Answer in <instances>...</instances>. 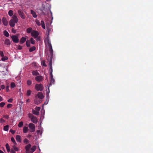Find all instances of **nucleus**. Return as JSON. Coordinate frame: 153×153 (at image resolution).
Here are the masks:
<instances>
[{"label":"nucleus","instance_id":"nucleus-1","mask_svg":"<svg viewBox=\"0 0 153 153\" xmlns=\"http://www.w3.org/2000/svg\"><path fill=\"white\" fill-rule=\"evenodd\" d=\"M45 44L48 46L49 51V54H48V57H47V60L49 62H52L53 56V51L51 41L48 38V35L47 38L45 39Z\"/></svg>","mask_w":153,"mask_h":153},{"label":"nucleus","instance_id":"nucleus-2","mask_svg":"<svg viewBox=\"0 0 153 153\" xmlns=\"http://www.w3.org/2000/svg\"><path fill=\"white\" fill-rule=\"evenodd\" d=\"M49 65L50 66V82L49 84V86L52 84H53L55 82V80L53 78L52 74L53 69L52 67V62H49Z\"/></svg>","mask_w":153,"mask_h":153},{"label":"nucleus","instance_id":"nucleus-3","mask_svg":"<svg viewBox=\"0 0 153 153\" xmlns=\"http://www.w3.org/2000/svg\"><path fill=\"white\" fill-rule=\"evenodd\" d=\"M35 88L36 90L37 91H42L44 89L43 86L41 84H36Z\"/></svg>","mask_w":153,"mask_h":153},{"label":"nucleus","instance_id":"nucleus-4","mask_svg":"<svg viewBox=\"0 0 153 153\" xmlns=\"http://www.w3.org/2000/svg\"><path fill=\"white\" fill-rule=\"evenodd\" d=\"M31 35L35 38H36L39 36V33L38 31L35 30H33L31 32Z\"/></svg>","mask_w":153,"mask_h":153},{"label":"nucleus","instance_id":"nucleus-5","mask_svg":"<svg viewBox=\"0 0 153 153\" xmlns=\"http://www.w3.org/2000/svg\"><path fill=\"white\" fill-rule=\"evenodd\" d=\"M28 126L31 130H30V131L31 132H33L35 131V125L32 123H30L28 125Z\"/></svg>","mask_w":153,"mask_h":153},{"label":"nucleus","instance_id":"nucleus-6","mask_svg":"<svg viewBox=\"0 0 153 153\" xmlns=\"http://www.w3.org/2000/svg\"><path fill=\"white\" fill-rule=\"evenodd\" d=\"M11 38L13 42L17 43L19 42V40L17 36L12 35L11 36Z\"/></svg>","mask_w":153,"mask_h":153},{"label":"nucleus","instance_id":"nucleus-7","mask_svg":"<svg viewBox=\"0 0 153 153\" xmlns=\"http://www.w3.org/2000/svg\"><path fill=\"white\" fill-rule=\"evenodd\" d=\"M31 145L30 144H29L26 145L25 147V149L26 150L25 152L26 153H30V150Z\"/></svg>","mask_w":153,"mask_h":153},{"label":"nucleus","instance_id":"nucleus-8","mask_svg":"<svg viewBox=\"0 0 153 153\" xmlns=\"http://www.w3.org/2000/svg\"><path fill=\"white\" fill-rule=\"evenodd\" d=\"M35 80L38 82H40L43 80V77L42 76H38L35 78Z\"/></svg>","mask_w":153,"mask_h":153},{"label":"nucleus","instance_id":"nucleus-9","mask_svg":"<svg viewBox=\"0 0 153 153\" xmlns=\"http://www.w3.org/2000/svg\"><path fill=\"white\" fill-rule=\"evenodd\" d=\"M18 13L21 17V18L24 19L25 18V16L24 13L21 10H19L18 11Z\"/></svg>","mask_w":153,"mask_h":153},{"label":"nucleus","instance_id":"nucleus-10","mask_svg":"<svg viewBox=\"0 0 153 153\" xmlns=\"http://www.w3.org/2000/svg\"><path fill=\"white\" fill-rule=\"evenodd\" d=\"M9 25L11 27H13L15 25V24L16 23L14 21L13 19H10L9 21Z\"/></svg>","mask_w":153,"mask_h":153},{"label":"nucleus","instance_id":"nucleus-11","mask_svg":"<svg viewBox=\"0 0 153 153\" xmlns=\"http://www.w3.org/2000/svg\"><path fill=\"white\" fill-rule=\"evenodd\" d=\"M37 96L38 97L41 99H42L44 97L43 94L41 92H39L37 94Z\"/></svg>","mask_w":153,"mask_h":153},{"label":"nucleus","instance_id":"nucleus-12","mask_svg":"<svg viewBox=\"0 0 153 153\" xmlns=\"http://www.w3.org/2000/svg\"><path fill=\"white\" fill-rule=\"evenodd\" d=\"M31 121L34 123H36L38 122V119L36 117L33 116L31 119Z\"/></svg>","mask_w":153,"mask_h":153},{"label":"nucleus","instance_id":"nucleus-13","mask_svg":"<svg viewBox=\"0 0 153 153\" xmlns=\"http://www.w3.org/2000/svg\"><path fill=\"white\" fill-rule=\"evenodd\" d=\"M2 21L3 23V25L5 26H7L8 25V22L7 21V20L6 18L4 17H3Z\"/></svg>","mask_w":153,"mask_h":153},{"label":"nucleus","instance_id":"nucleus-14","mask_svg":"<svg viewBox=\"0 0 153 153\" xmlns=\"http://www.w3.org/2000/svg\"><path fill=\"white\" fill-rule=\"evenodd\" d=\"M36 149V146H33L32 148H30V153H32L34 152Z\"/></svg>","mask_w":153,"mask_h":153},{"label":"nucleus","instance_id":"nucleus-15","mask_svg":"<svg viewBox=\"0 0 153 153\" xmlns=\"http://www.w3.org/2000/svg\"><path fill=\"white\" fill-rule=\"evenodd\" d=\"M16 140L17 142H21L22 141V139L21 136L18 135L16 136Z\"/></svg>","mask_w":153,"mask_h":153},{"label":"nucleus","instance_id":"nucleus-16","mask_svg":"<svg viewBox=\"0 0 153 153\" xmlns=\"http://www.w3.org/2000/svg\"><path fill=\"white\" fill-rule=\"evenodd\" d=\"M26 39L25 37H22L21 39H20V44H22L24 43L26 41Z\"/></svg>","mask_w":153,"mask_h":153},{"label":"nucleus","instance_id":"nucleus-17","mask_svg":"<svg viewBox=\"0 0 153 153\" xmlns=\"http://www.w3.org/2000/svg\"><path fill=\"white\" fill-rule=\"evenodd\" d=\"M31 14L32 15L33 17L35 18L37 17V15L36 14V12L33 10H30Z\"/></svg>","mask_w":153,"mask_h":153},{"label":"nucleus","instance_id":"nucleus-18","mask_svg":"<svg viewBox=\"0 0 153 153\" xmlns=\"http://www.w3.org/2000/svg\"><path fill=\"white\" fill-rule=\"evenodd\" d=\"M13 19L15 22L17 23L18 21V19L16 16L14 15L12 17V19Z\"/></svg>","mask_w":153,"mask_h":153},{"label":"nucleus","instance_id":"nucleus-19","mask_svg":"<svg viewBox=\"0 0 153 153\" xmlns=\"http://www.w3.org/2000/svg\"><path fill=\"white\" fill-rule=\"evenodd\" d=\"M10 40L7 39H6L4 41V44L7 45H10Z\"/></svg>","mask_w":153,"mask_h":153},{"label":"nucleus","instance_id":"nucleus-20","mask_svg":"<svg viewBox=\"0 0 153 153\" xmlns=\"http://www.w3.org/2000/svg\"><path fill=\"white\" fill-rule=\"evenodd\" d=\"M32 74L33 76H38L39 75V73L37 71V70L33 71L32 72Z\"/></svg>","mask_w":153,"mask_h":153},{"label":"nucleus","instance_id":"nucleus-21","mask_svg":"<svg viewBox=\"0 0 153 153\" xmlns=\"http://www.w3.org/2000/svg\"><path fill=\"white\" fill-rule=\"evenodd\" d=\"M28 131V127L26 126H24L23 128V132L24 133H26Z\"/></svg>","mask_w":153,"mask_h":153},{"label":"nucleus","instance_id":"nucleus-22","mask_svg":"<svg viewBox=\"0 0 153 153\" xmlns=\"http://www.w3.org/2000/svg\"><path fill=\"white\" fill-rule=\"evenodd\" d=\"M36 49V47L34 46H33L30 48L29 51L30 52H32L35 50Z\"/></svg>","mask_w":153,"mask_h":153},{"label":"nucleus","instance_id":"nucleus-23","mask_svg":"<svg viewBox=\"0 0 153 153\" xmlns=\"http://www.w3.org/2000/svg\"><path fill=\"white\" fill-rule=\"evenodd\" d=\"M32 113L36 115H39V112H38L37 111L33 109L32 110Z\"/></svg>","mask_w":153,"mask_h":153},{"label":"nucleus","instance_id":"nucleus-24","mask_svg":"<svg viewBox=\"0 0 153 153\" xmlns=\"http://www.w3.org/2000/svg\"><path fill=\"white\" fill-rule=\"evenodd\" d=\"M4 35L6 36V37H8L9 36V33L6 30H5L3 32Z\"/></svg>","mask_w":153,"mask_h":153},{"label":"nucleus","instance_id":"nucleus-25","mask_svg":"<svg viewBox=\"0 0 153 153\" xmlns=\"http://www.w3.org/2000/svg\"><path fill=\"white\" fill-rule=\"evenodd\" d=\"M5 146H6V147L7 149V151L8 152H9L10 151V148L9 146V144L8 143H7L6 144Z\"/></svg>","mask_w":153,"mask_h":153},{"label":"nucleus","instance_id":"nucleus-26","mask_svg":"<svg viewBox=\"0 0 153 153\" xmlns=\"http://www.w3.org/2000/svg\"><path fill=\"white\" fill-rule=\"evenodd\" d=\"M13 149L16 151H18L19 150V149L18 147H16L15 145H13L12 146V148Z\"/></svg>","mask_w":153,"mask_h":153},{"label":"nucleus","instance_id":"nucleus-27","mask_svg":"<svg viewBox=\"0 0 153 153\" xmlns=\"http://www.w3.org/2000/svg\"><path fill=\"white\" fill-rule=\"evenodd\" d=\"M32 28L31 27H29L27 29V33H31V32H32Z\"/></svg>","mask_w":153,"mask_h":153},{"label":"nucleus","instance_id":"nucleus-28","mask_svg":"<svg viewBox=\"0 0 153 153\" xmlns=\"http://www.w3.org/2000/svg\"><path fill=\"white\" fill-rule=\"evenodd\" d=\"M8 14L10 16H12L13 15V11L12 10H10L8 11Z\"/></svg>","mask_w":153,"mask_h":153},{"label":"nucleus","instance_id":"nucleus-29","mask_svg":"<svg viewBox=\"0 0 153 153\" xmlns=\"http://www.w3.org/2000/svg\"><path fill=\"white\" fill-rule=\"evenodd\" d=\"M9 129V125H8L4 126V130L5 131H8Z\"/></svg>","mask_w":153,"mask_h":153},{"label":"nucleus","instance_id":"nucleus-30","mask_svg":"<svg viewBox=\"0 0 153 153\" xmlns=\"http://www.w3.org/2000/svg\"><path fill=\"white\" fill-rule=\"evenodd\" d=\"M26 46L27 47H29L30 46V41L27 40L26 42Z\"/></svg>","mask_w":153,"mask_h":153},{"label":"nucleus","instance_id":"nucleus-31","mask_svg":"<svg viewBox=\"0 0 153 153\" xmlns=\"http://www.w3.org/2000/svg\"><path fill=\"white\" fill-rule=\"evenodd\" d=\"M41 25H42V27L43 29H45V23H44V21H41Z\"/></svg>","mask_w":153,"mask_h":153},{"label":"nucleus","instance_id":"nucleus-32","mask_svg":"<svg viewBox=\"0 0 153 153\" xmlns=\"http://www.w3.org/2000/svg\"><path fill=\"white\" fill-rule=\"evenodd\" d=\"M16 86V85L15 83L13 82H11L10 84V87L11 88H13Z\"/></svg>","mask_w":153,"mask_h":153},{"label":"nucleus","instance_id":"nucleus-33","mask_svg":"<svg viewBox=\"0 0 153 153\" xmlns=\"http://www.w3.org/2000/svg\"><path fill=\"white\" fill-rule=\"evenodd\" d=\"M35 22H36V24L38 25L39 26H40L41 25V23H40V22L38 19H36V20Z\"/></svg>","mask_w":153,"mask_h":153},{"label":"nucleus","instance_id":"nucleus-34","mask_svg":"<svg viewBox=\"0 0 153 153\" xmlns=\"http://www.w3.org/2000/svg\"><path fill=\"white\" fill-rule=\"evenodd\" d=\"M2 58H1V60L3 61H4L8 59V58L6 56L2 57Z\"/></svg>","mask_w":153,"mask_h":153},{"label":"nucleus","instance_id":"nucleus-35","mask_svg":"<svg viewBox=\"0 0 153 153\" xmlns=\"http://www.w3.org/2000/svg\"><path fill=\"white\" fill-rule=\"evenodd\" d=\"M23 122L22 121L20 122L18 124V127L19 128L22 127L23 125Z\"/></svg>","mask_w":153,"mask_h":153},{"label":"nucleus","instance_id":"nucleus-36","mask_svg":"<svg viewBox=\"0 0 153 153\" xmlns=\"http://www.w3.org/2000/svg\"><path fill=\"white\" fill-rule=\"evenodd\" d=\"M30 42L32 44H35V40L32 38H30Z\"/></svg>","mask_w":153,"mask_h":153},{"label":"nucleus","instance_id":"nucleus-37","mask_svg":"<svg viewBox=\"0 0 153 153\" xmlns=\"http://www.w3.org/2000/svg\"><path fill=\"white\" fill-rule=\"evenodd\" d=\"M24 143L25 144H27L29 142V140L26 138H25L23 140Z\"/></svg>","mask_w":153,"mask_h":153},{"label":"nucleus","instance_id":"nucleus-38","mask_svg":"<svg viewBox=\"0 0 153 153\" xmlns=\"http://www.w3.org/2000/svg\"><path fill=\"white\" fill-rule=\"evenodd\" d=\"M27 84L28 85H30L32 84V81L31 80H28L27 82Z\"/></svg>","mask_w":153,"mask_h":153},{"label":"nucleus","instance_id":"nucleus-39","mask_svg":"<svg viewBox=\"0 0 153 153\" xmlns=\"http://www.w3.org/2000/svg\"><path fill=\"white\" fill-rule=\"evenodd\" d=\"M31 91L30 90H28L27 92V96H29L31 94Z\"/></svg>","mask_w":153,"mask_h":153},{"label":"nucleus","instance_id":"nucleus-40","mask_svg":"<svg viewBox=\"0 0 153 153\" xmlns=\"http://www.w3.org/2000/svg\"><path fill=\"white\" fill-rule=\"evenodd\" d=\"M36 111H37L38 112H39V111L40 110V107H36L35 108Z\"/></svg>","mask_w":153,"mask_h":153},{"label":"nucleus","instance_id":"nucleus-41","mask_svg":"<svg viewBox=\"0 0 153 153\" xmlns=\"http://www.w3.org/2000/svg\"><path fill=\"white\" fill-rule=\"evenodd\" d=\"M5 105V103L4 102H1L0 103V107H3Z\"/></svg>","mask_w":153,"mask_h":153},{"label":"nucleus","instance_id":"nucleus-42","mask_svg":"<svg viewBox=\"0 0 153 153\" xmlns=\"http://www.w3.org/2000/svg\"><path fill=\"white\" fill-rule=\"evenodd\" d=\"M3 117L4 118L6 119H8L9 118V116L7 115H4L3 116Z\"/></svg>","mask_w":153,"mask_h":153},{"label":"nucleus","instance_id":"nucleus-43","mask_svg":"<svg viewBox=\"0 0 153 153\" xmlns=\"http://www.w3.org/2000/svg\"><path fill=\"white\" fill-rule=\"evenodd\" d=\"M17 48L18 50H21L22 49V47L20 45H18L17 46Z\"/></svg>","mask_w":153,"mask_h":153},{"label":"nucleus","instance_id":"nucleus-44","mask_svg":"<svg viewBox=\"0 0 153 153\" xmlns=\"http://www.w3.org/2000/svg\"><path fill=\"white\" fill-rule=\"evenodd\" d=\"M0 56H1V57L4 56V53L2 51H0Z\"/></svg>","mask_w":153,"mask_h":153},{"label":"nucleus","instance_id":"nucleus-45","mask_svg":"<svg viewBox=\"0 0 153 153\" xmlns=\"http://www.w3.org/2000/svg\"><path fill=\"white\" fill-rule=\"evenodd\" d=\"M5 120L3 119L2 118H1L0 119V122L1 123H3L5 122Z\"/></svg>","mask_w":153,"mask_h":153},{"label":"nucleus","instance_id":"nucleus-46","mask_svg":"<svg viewBox=\"0 0 153 153\" xmlns=\"http://www.w3.org/2000/svg\"><path fill=\"white\" fill-rule=\"evenodd\" d=\"M12 104H8L7 105V107L8 108H11L12 107Z\"/></svg>","mask_w":153,"mask_h":153},{"label":"nucleus","instance_id":"nucleus-47","mask_svg":"<svg viewBox=\"0 0 153 153\" xmlns=\"http://www.w3.org/2000/svg\"><path fill=\"white\" fill-rule=\"evenodd\" d=\"M34 116L33 115L31 114H29V118H31H31H32Z\"/></svg>","mask_w":153,"mask_h":153},{"label":"nucleus","instance_id":"nucleus-48","mask_svg":"<svg viewBox=\"0 0 153 153\" xmlns=\"http://www.w3.org/2000/svg\"><path fill=\"white\" fill-rule=\"evenodd\" d=\"M13 99L11 98H10L7 101L9 102H12L13 101Z\"/></svg>","mask_w":153,"mask_h":153},{"label":"nucleus","instance_id":"nucleus-49","mask_svg":"<svg viewBox=\"0 0 153 153\" xmlns=\"http://www.w3.org/2000/svg\"><path fill=\"white\" fill-rule=\"evenodd\" d=\"M9 86H7L6 87V89L7 92H8L9 91Z\"/></svg>","mask_w":153,"mask_h":153},{"label":"nucleus","instance_id":"nucleus-50","mask_svg":"<svg viewBox=\"0 0 153 153\" xmlns=\"http://www.w3.org/2000/svg\"><path fill=\"white\" fill-rule=\"evenodd\" d=\"M10 132L12 134H14L15 133V131L12 129H10Z\"/></svg>","mask_w":153,"mask_h":153},{"label":"nucleus","instance_id":"nucleus-51","mask_svg":"<svg viewBox=\"0 0 153 153\" xmlns=\"http://www.w3.org/2000/svg\"><path fill=\"white\" fill-rule=\"evenodd\" d=\"M15 150L13 149H11L10 151V153H16Z\"/></svg>","mask_w":153,"mask_h":153},{"label":"nucleus","instance_id":"nucleus-52","mask_svg":"<svg viewBox=\"0 0 153 153\" xmlns=\"http://www.w3.org/2000/svg\"><path fill=\"white\" fill-rule=\"evenodd\" d=\"M11 140L12 142L13 143L15 142V141L13 137H12L11 138Z\"/></svg>","mask_w":153,"mask_h":153},{"label":"nucleus","instance_id":"nucleus-53","mask_svg":"<svg viewBox=\"0 0 153 153\" xmlns=\"http://www.w3.org/2000/svg\"><path fill=\"white\" fill-rule=\"evenodd\" d=\"M42 65L46 67L47 66V65H46L45 61H43Z\"/></svg>","mask_w":153,"mask_h":153},{"label":"nucleus","instance_id":"nucleus-54","mask_svg":"<svg viewBox=\"0 0 153 153\" xmlns=\"http://www.w3.org/2000/svg\"><path fill=\"white\" fill-rule=\"evenodd\" d=\"M47 31H48V34L51 31V29L49 28H47Z\"/></svg>","mask_w":153,"mask_h":153},{"label":"nucleus","instance_id":"nucleus-55","mask_svg":"<svg viewBox=\"0 0 153 153\" xmlns=\"http://www.w3.org/2000/svg\"><path fill=\"white\" fill-rule=\"evenodd\" d=\"M35 103L36 104L38 105L41 102V101H39L38 102V101H35Z\"/></svg>","mask_w":153,"mask_h":153},{"label":"nucleus","instance_id":"nucleus-56","mask_svg":"<svg viewBox=\"0 0 153 153\" xmlns=\"http://www.w3.org/2000/svg\"><path fill=\"white\" fill-rule=\"evenodd\" d=\"M5 88V86L4 85H1V88L2 89H4Z\"/></svg>","mask_w":153,"mask_h":153},{"label":"nucleus","instance_id":"nucleus-57","mask_svg":"<svg viewBox=\"0 0 153 153\" xmlns=\"http://www.w3.org/2000/svg\"><path fill=\"white\" fill-rule=\"evenodd\" d=\"M12 32H13L14 33H16V30L15 29H14L13 28L12 29Z\"/></svg>","mask_w":153,"mask_h":153},{"label":"nucleus","instance_id":"nucleus-58","mask_svg":"<svg viewBox=\"0 0 153 153\" xmlns=\"http://www.w3.org/2000/svg\"><path fill=\"white\" fill-rule=\"evenodd\" d=\"M3 100V98L1 96H0V102Z\"/></svg>","mask_w":153,"mask_h":153},{"label":"nucleus","instance_id":"nucleus-59","mask_svg":"<svg viewBox=\"0 0 153 153\" xmlns=\"http://www.w3.org/2000/svg\"><path fill=\"white\" fill-rule=\"evenodd\" d=\"M31 135L30 134H29L27 136V137L28 138H30L31 137Z\"/></svg>","mask_w":153,"mask_h":153},{"label":"nucleus","instance_id":"nucleus-60","mask_svg":"<svg viewBox=\"0 0 153 153\" xmlns=\"http://www.w3.org/2000/svg\"><path fill=\"white\" fill-rule=\"evenodd\" d=\"M14 144V145H16L17 143L16 142V141H15V142H13V143Z\"/></svg>","mask_w":153,"mask_h":153},{"label":"nucleus","instance_id":"nucleus-61","mask_svg":"<svg viewBox=\"0 0 153 153\" xmlns=\"http://www.w3.org/2000/svg\"><path fill=\"white\" fill-rule=\"evenodd\" d=\"M14 144V145H16L17 143L16 142V141H15V142H13V143Z\"/></svg>","mask_w":153,"mask_h":153},{"label":"nucleus","instance_id":"nucleus-62","mask_svg":"<svg viewBox=\"0 0 153 153\" xmlns=\"http://www.w3.org/2000/svg\"><path fill=\"white\" fill-rule=\"evenodd\" d=\"M0 153H4L1 150H0Z\"/></svg>","mask_w":153,"mask_h":153},{"label":"nucleus","instance_id":"nucleus-63","mask_svg":"<svg viewBox=\"0 0 153 153\" xmlns=\"http://www.w3.org/2000/svg\"><path fill=\"white\" fill-rule=\"evenodd\" d=\"M42 14L44 15H45V13L44 12H42Z\"/></svg>","mask_w":153,"mask_h":153},{"label":"nucleus","instance_id":"nucleus-64","mask_svg":"<svg viewBox=\"0 0 153 153\" xmlns=\"http://www.w3.org/2000/svg\"><path fill=\"white\" fill-rule=\"evenodd\" d=\"M40 132V131L39 130H38L37 131V132L38 133H39Z\"/></svg>","mask_w":153,"mask_h":153}]
</instances>
